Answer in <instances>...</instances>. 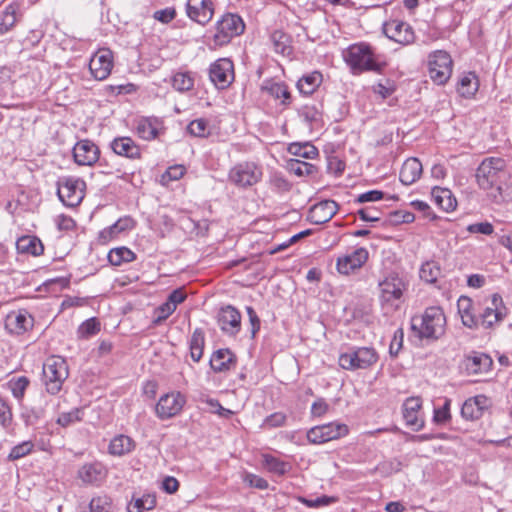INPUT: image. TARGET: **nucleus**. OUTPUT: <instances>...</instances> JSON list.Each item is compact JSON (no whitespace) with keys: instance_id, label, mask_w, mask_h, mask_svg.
<instances>
[{"instance_id":"f257e3e1","label":"nucleus","mask_w":512,"mask_h":512,"mask_svg":"<svg viewBox=\"0 0 512 512\" xmlns=\"http://www.w3.org/2000/svg\"><path fill=\"white\" fill-rule=\"evenodd\" d=\"M343 59L354 75L365 72L381 74L387 66L384 57L367 42H358L348 46Z\"/></svg>"},{"instance_id":"f03ea898","label":"nucleus","mask_w":512,"mask_h":512,"mask_svg":"<svg viewBox=\"0 0 512 512\" xmlns=\"http://www.w3.org/2000/svg\"><path fill=\"white\" fill-rule=\"evenodd\" d=\"M506 178V162L500 157L485 158L476 171V181L479 188L495 199L502 196L503 184Z\"/></svg>"},{"instance_id":"7ed1b4c3","label":"nucleus","mask_w":512,"mask_h":512,"mask_svg":"<svg viewBox=\"0 0 512 512\" xmlns=\"http://www.w3.org/2000/svg\"><path fill=\"white\" fill-rule=\"evenodd\" d=\"M446 325L445 313L439 306L427 307L411 321L412 330L421 339L438 340L445 334Z\"/></svg>"},{"instance_id":"20e7f679","label":"nucleus","mask_w":512,"mask_h":512,"mask_svg":"<svg viewBox=\"0 0 512 512\" xmlns=\"http://www.w3.org/2000/svg\"><path fill=\"white\" fill-rule=\"evenodd\" d=\"M245 31L243 19L234 13L223 14L214 24V32L209 48L217 50L228 45L233 38L240 36Z\"/></svg>"},{"instance_id":"39448f33","label":"nucleus","mask_w":512,"mask_h":512,"mask_svg":"<svg viewBox=\"0 0 512 512\" xmlns=\"http://www.w3.org/2000/svg\"><path fill=\"white\" fill-rule=\"evenodd\" d=\"M379 361V354L374 347H351L346 352L340 353L338 365L347 371L368 370Z\"/></svg>"},{"instance_id":"423d86ee","label":"nucleus","mask_w":512,"mask_h":512,"mask_svg":"<svg viewBox=\"0 0 512 512\" xmlns=\"http://www.w3.org/2000/svg\"><path fill=\"white\" fill-rule=\"evenodd\" d=\"M68 375V365L63 357L52 355L45 360L42 376L48 393L57 394L60 392Z\"/></svg>"},{"instance_id":"0eeeda50","label":"nucleus","mask_w":512,"mask_h":512,"mask_svg":"<svg viewBox=\"0 0 512 512\" xmlns=\"http://www.w3.org/2000/svg\"><path fill=\"white\" fill-rule=\"evenodd\" d=\"M454 61L445 50H435L428 54L427 71L431 81L436 85H445L451 78Z\"/></svg>"},{"instance_id":"6e6552de","label":"nucleus","mask_w":512,"mask_h":512,"mask_svg":"<svg viewBox=\"0 0 512 512\" xmlns=\"http://www.w3.org/2000/svg\"><path fill=\"white\" fill-rule=\"evenodd\" d=\"M263 177L261 165L253 161L235 164L228 172V181L234 186L246 189L258 184Z\"/></svg>"},{"instance_id":"1a4fd4ad","label":"nucleus","mask_w":512,"mask_h":512,"mask_svg":"<svg viewBox=\"0 0 512 512\" xmlns=\"http://www.w3.org/2000/svg\"><path fill=\"white\" fill-rule=\"evenodd\" d=\"M379 301L382 306H397L408 289L407 281L398 273L388 274L379 282Z\"/></svg>"},{"instance_id":"9d476101","label":"nucleus","mask_w":512,"mask_h":512,"mask_svg":"<svg viewBox=\"0 0 512 512\" xmlns=\"http://www.w3.org/2000/svg\"><path fill=\"white\" fill-rule=\"evenodd\" d=\"M349 431L348 425L334 421L311 427L306 433V438L309 443L320 445L343 438Z\"/></svg>"},{"instance_id":"9b49d317","label":"nucleus","mask_w":512,"mask_h":512,"mask_svg":"<svg viewBox=\"0 0 512 512\" xmlns=\"http://www.w3.org/2000/svg\"><path fill=\"white\" fill-rule=\"evenodd\" d=\"M85 190L84 180L76 177H64L58 182L57 194L64 205L76 207L82 202Z\"/></svg>"},{"instance_id":"f8f14e48","label":"nucleus","mask_w":512,"mask_h":512,"mask_svg":"<svg viewBox=\"0 0 512 512\" xmlns=\"http://www.w3.org/2000/svg\"><path fill=\"white\" fill-rule=\"evenodd\" d=\"M369 260V251L365 247H357L336 258V271L343 276H350L361 270Z\"/></svg>"},{"instance_id":"ddd939ff","label":"nucleus","mask_w":512,"mask_h":512,"mask_svg":"<svg viewBox=\"0 0 512 512\" xmlns=\"http://www.w3.org/2000/svg\"><path fill=\"white\" fill-rule=\"evenodd\" d=\"M186 397L179 391H171L162 395L155 406V414L160 420H168L178 416L186 405Z\"/></svg>"},{"instance_id":"4468645a","label":"nucleus","mask_w":512,"mask_h":512,"mask_svg":"<svg viewBox=\"0 0 512 512\" xmlns=\"http://www.w3.org/2000/svg\"><path fill=\"white\" fill-rule=\"evenodd\" d=\"M114 67V54L109 48H99L90 58L88 68L91 77L97 81L106 80Z\"/></svg>"},{"instance_id":"2eb2a0df","label":"nucleus","mask_w":512,"mask_h":512,"mask_svg":"<svg viewBox=\"0 0 512 512\" xmlns=\"http://www.w3.org/2000/svg\"><path fill=\"white\" fill-rule=\"evenodd\" d=\"M209 78L219 89L228 88L234 81V64L228 58H219L210 65Z\"/></svg>"},{"instance_id":"dca6fc26","label":"nucleus","mask_w":512,"mask_h":512,"mask_svg":"<svg viewBox=\"0 0 512 512\" xmlns=\"http://www.w3.org/2000/svg\"><path fill=\"white\" fill-rule=\"evenodd\" d=\"M133 130L140 139L152 141L164 133L165 126L158 117L140 116L134 120Z\"/></svg>"},{"instance_id":"f3484780","label":"nucleus","mask_w":512,"mask_h":512,"mask_svg":"<svg viewBox=\"0 0 512 512\" xmlns=\"http://www.w3.org/2000/svg\"><path fill=\"white\" fill-rule=\"evenodd\" d=\"M508 314V309L504 304L502 297L495 293L486 304L480 316V322L485 328H491L502 322Z\"/></svg>"},{"instance_id":"a211bd4d","label":"nucleus","mask_w":512,"mask_h":512,"mask_svg":"<svg viewBox=\"0 0 512 512\" xmlns=\"http://www.w3.org/2000/svg\"><path fill=\"white\" fill-rule=\"evenodd\" d=\"M422 399L418 396L407 398L402 405V415L407 427L413 431H420L424 425L422 412Z\"/></svg>"},{"instance_id":"6ab92c4d","label":"nucleus","mask_w":512,"mask_h":512,"mask_svg":"<svg viewBox=\"0 0 512 512\" xmlns=\"http://www.w3.org/2000/svg\"><path fill=\"white\" fill-rule=\"evenodd\" d=\"M215 5L212 0H187L186 14L199 25L205 26L213 18Z\"/></svg>"},{"instance_id":"aec40b11","label":"nucleus","mask_w":512,"mask_h":512,"mask_svg":"<svg viewBox=\"0 0 512 512\" xmlns=\"http://www.w3.org/2000/svg\"><path fill=\"white\" fill-rule=\"evenodd\" d=\"M34 326V318L26 309L10 311L5 318V327L11 334L22 335Z\"/></svg>"},{"instance_id":"412c9836","label":"nucleus","mask_w":512,"mask_h":512,"mask_svg":"<svg viewBox=\"0 0 512 512\" xmlns=\"http://www.w3.org/2000/svg\"><path fill=\"white\" fill-rule=\"evenodd\" d=\"M384 33L391 40L402 45L412 44L415 34L412 27L401 20L393 19L384 24Z\"/></svg>"},{"instance_id":"4be33fe9","label":"nucleus","mask_w":512,"mask_h":512,"mask_svg":"<svg viewBox=\"0 0 512 512\" xmlns=\"http://www.w3.org/2000/svg\"><path fill=\"white\" fill-rule=\"evenodd\" d=\"M99 157L100 149L91 140H80L73 147L74 161L80 166H93Z\"/></svg>"},{"instance_id":"5701e85b","label":"nucleus","mask_w":512,"mask_h":512,"mask_svg":"<svg viewBox=\"0 0 512 512\" xmlns=\"http://www.w3.org/2000/svg\"><path fill=\"white\" fill-rule=\"evenodd\" d=\"M217 323L222 332L234 336L241 329V313L231 305L222 307L217 315Z\"/></svg>"},{"instance_id":"b1692460","label":"nucleus","mask_w":512,"mask_h":512,"mask_svg":"<svg viewBox=\"0 0 512 512\" xmlns=\"http://www.w3.org/2000/svg\"><path fill=\"white\" fill-rule=\"evenodd\" d=\"M136 221L131 216L119 218L114 224L102 229L97 236V241L101 245L117 239L122 233L134 229Z\"/></svg>"},{"instance_id":"393cba45","label":"nucleus","mask_w":512,"mask_h":512,"mask_svg":"<svg viewBox=\"0 0 512 512\" xmlns=\"http://www.w3.org/2000/svg\"><path fill=\"white\" fill-rule=\"evenodd\" d=\"M110 147L118 156L125 157L130 160L142 159L141 146L129 136H119L114 138L110 143Z\"/></svg>"},{"instance_id":"a878e982","label":"nucleus","mask_w":512,"mask_h":512,"mask_svg":"<svg viewBox=\"0 0 512 512\" xmlns=\"http://www.w3.org/2000/svg\"><path fill=\"white\" fill-rule=\"evenodd\" d=\"M77 477L85 485H99L107 477V470L100 462L83 464L77 471Z\"/></svg>"},{"instance_id":"bb28decb","label":"nucleus","mask_w":512,"mask_h":512,"mask_svg":"<svg viewBox=\"0 0 512 512\" xmlns=\"http://www.w3.org/2000/svg\"><path fill=\"white\" fill-rule=\"evenodd\" d=\"M490 404V399L485 395L470 397L463 403L461 415L466 420H478L483 416Z\"/></svg>"},{"instance_id":"cd10ccee","label":"nucleus","mask_w":512,"mask_h":512,"mask_svg":"<svg viewBox=\"0 0 512 512\" xmlns=\"http://www.w3.org/2000/svg\"><path fill=\"white\" fill-rule=\"evenodd\" d=\"M338 205L333 200H324L313 205L308 213V220L313 224H324L337 213Z\"/></svg>"},{"instance_id":"c85d7f7f","label":"nucleus","mask_w":512,"mask_h":512,"mask_svg":"<svg viewBox=\"0 0 512 512\" xmlns=\"http://www.w3.org/2000/svg\"><path fill=\"white\" fill-rule=\"evenodd\" d=\"M492 358L485 353L473 352L464 360L465 370L468 374H484L491 370Z\"/></svg>"},{"instance_id":"c756f323","label":"nucleus","mask_w":512,"mask_h":512,"mask_svg":"<svg viewBox=\"0 0 512 512\" xmlns=\"http://www.w3.org/2000/svg\"><path fill=\"white\" fill-rule=\"evenodd\" d=\"M423 173L421 161L416 157L407 158L399 172V180L402 184L408 186L417 182Z\"/></svg>"},{"instance_id":"7c9ffc66","label":"nucleus","mask_w":512,"mask_h":512,"mask_svg":"<svg viewBox=\"0 0 512 512\" xmlns=\"http://www.w3.org/2000/svg\"><path fill=\"white\" fill-rule=\"evenodd\" d=\"M480 82L475 72H464L459 76L456 90L457 93L466 99H472L475 97L479 90Z\"/></svg>"},{"instance_id":"2f4dec72","label":"nucleus","mask_w":512,"mask_h":512,"mask_svg":"<svg viewBox=\"0 0 512 512\" xmlns=\"http://www.w3.org/2000/svg\"><path fill=\"white\" fill-rule=\"evenodd\" d=\"M433 202L445 212H453L457 208V200L448 188L434 187L431 191Z\"/></svg>"},{"instance_id":"473e14b6","label":"nucleus","mask_w":512,"mask_h":512,"mask_svg":"<svg viewBox=\"0 0 512 512\" xmlns=\"http://www.w3.org/2000/svg\"><path fill=\"white\" fill-rule=\"evenodd\" d=\"M16 248L18 253L34 257L40 256L44 252L42 241L34 235H24L18 238Z\"/></svg>"},{"instance_id":"72a5a7b5","label":"nucleus","mask_w":512,"mask_h":512,"mask_svg":"<svg viewBox=\"0 0 512 512\" xmlns=\"http://www.w3.org/2000/svg\"><path fill=\"white\" fill-rule=\"evenodd\" d=\"M136 442L127 435L120 434L113 437L108 446L110 455L122 457L134 451Z\"/></svg>"},{"instance_id":"f704fd0d","label":"nucleus","mask_w":512,"mask_h":512,"mask_svg":"<svg viewBox=\"0 0 512 512\" xmlns=\"http://www.w3.org/2000/svg\"><path fill=\"white\" fill-rule=\"evenodd\" d=\"M236 364L235 355L229 349H219L213 353L210 366L215 372H225Z\"/></svg>"},{"instance_id":"c9c22d12","label":"nucleus","mask_w":512,"mask_h":512,"mask_svg":"<svg viewBox=\"0 0 512 512\" xmlns=\"http://www.w3.org/2000/svg\"><path fill=\"white\" fill-rule=\"evenodd\" d=\"M442 276V268L438 261L429 259L421 263L419 278L427 284H436Z\"/></svg>"},{"instance_id":"e433bc0d","label":"nucleus","mask_w":512,"mask_h":512,"mask_svg":"<svg viewBox=\"0 0 512 512\" xmlns=\"http://www.w3.org/2000/svg\"><path fill=\"white\" fill-rule=\"evenodd\" d=\"M457 307L463 325L468 328L477 327L479 320L474 313L472 300L462 296L458 299Z\"/></svg>"},{"instance_id":"4c0bfd02","label":"nucleus","mask_w":512,"mask_h":512,"mask_svg":"<svg viewBox=\"0 0 512 512\" xmlns=\"http://www.w3.org/2000/svg\"><path fill=\"white\" fill-rule=\"evenodd\" d=\"M86 512H115L114 500L107 493H96L91 497Z\"/></svg>"},{"instance_id":"58836bf2","label":"nucleus","mask_w":512,"mask_h":512,"mask_svg":"<svg viewBox=\"0 0 512 512\" xmlns=\"http://www.w3.org/2000/svg\"><path fill=\"white\" fill-rule=\"evenodd\" d=\"M273 49L282 56H290L293 52L292 40L290 35L282 30H275L270 36Z\"/></svg>"},{"instance_id":"ea45409f","label":"nucleus","mask_w":512,"mask_h":512,"mask_svg":"<svg viewBox=\"0 0 512 512\" xmlns=\"http://www.w3.org/2000/svg\"><path fill=\"white\" fill-rule=\"evenodd\" d=\"M323 76L319 71H313L301 77L297 82V88L304 95H311L321 85Z\"/></svg>"},{"instance_id":"a19ab883","label":"nucleus","mask_w":512,"mask_h":512,"mask_svg":"<svg viewBox=\"0 0 512 512\" xmlns=\"http://www.w3.org/2000/svg\"><path fill=\"white\" fill-rule=\"evenodd\" d=\"M205 334L201 328H196L190 338V355L194 362H199L203 356Z\"/></svg>"},{"instance_id":"79ce46f5","label":"nucleus","mask_w":512,"mask_h":512,"mask_svg":"<svg viewBox=\"0 0 512 512\" xmlns=\"http://www.w3.org/2000/svg\"><path fill=\"white\" fill-rule=\"evenodd\" d=\"M108 261L113 266H120L124 263L133 262L136 259V254L125 246L116 247L109 251Z\"/></svg>"},{"instance_id":"37998d69","label":"nucleus","mask_w":512,"mask_h":512,"mask_svg":"<svg viewBox=\"0 0 512 512\" xmlns=\"http://www.w3.org/2000/svg\"><path fill=\"white\" fill-rule=\"evenodd\" d=\"M262 89L274 99H280L282 104H288L290 101L291 94L284 83L267 82Z\"/></svg>"},{"instance_id":"c03bdc74","label":"nucleus","mask_w":512,"mask_h":512,"mask_svg":"<svg viewBox=\"0 0 512 512\" xmlns=\"http://www.w3.org/2000/svg\"><path fill=\"white\" fill-rule=\"evenodd\" d=\"M288 152L304 159H314L319 155L318 149L310 143H291Z\"/></svg>"},{"instance_id":"a18cd8bd","label":"nucleus","mask_w":512,"mask_h":512,"mask_svg":"<svg viewBox=\"0 0 512 512\" xmlns=\"http://www.w3.org/2000/svg\"><path fill=\"white\" fill-rule=\"evenodd\" d=\"M262 458L264 467L271 473L284 475L291 468L289 463L284 462L270 454H264Z\"/></svg>"},{"instance_id":"49530a36","label":"nucleus","mask_w":512,"mask_h":512,"mask_svg":"<svg viewBox=\"0 0 512 512\" xmlns=\"http://www.w3.org/2000/svg\"><path fill=\"white\" fill-rule=\"evenodd\" d=\"M84 410L83 408H73L68 412L61 413L56 419V423L63 428L74 425L83 420Z\"/></svg>"},{"instance_id":"de8ad7c7","label":"nucleus","mask_w":512,"mask_h":512,"mask_svg":"<svg viewBox=\"0 0 512 512\" xmlns=\"http://www.w3.org/2000/svg\"><path fill=\"white\" fill-rule=\"evenodd\" d=\"M172 85L177 91H189L194 87V76L191 72H177L173 76Z\"/></svg>"},{"instance_id":"09e8293b","label":"nucleus","mask_w":512,"mask_h":512,"mask_svg":"<svg viewBox=\"0 0 512 512\" xmlns=\"http://www.w3.org/2000/svg\"><path fill=\"white\" fill-rule=\"evenodd\" d=\"M288 168L297 176H310L318 172V168L315 165L297 159L290 160Z\"/></svg>"},{"instance_id":"8fccbe9b","label":"nucleus","mask_w":512,"mask_h":512,"mask_svg":"<svg viewBox=\"0 0 512 512\" xmlns=\"http://www.w3.org/2000/svg\"><path fill=\"white\" fill-rule=\"evenodd\" d=\"M157 503L156 497L150 494L143 495L128 506V512H143L152 510Z\"/></svg>"},{"instance_id":"3c124183","label":"nucleus","mask_w":512,"mask_h":512,"mask_svg":"<svg viewBox=\"0 0 512 512\" xmlns=\"http://www.w3.org/2000/svg\"><path fill=\"white\" fill-rule=\"evenodd\" d=\"M101 326L100 322L97 318L92 317L85 320L77 330V334L79 338L87 339L91 336H94L100 332Z\"/></svg>"},{"instance_id":"603ef678","label":"nucleus","mask_w":512,"mask_h":512,"mask_svg":"<svg viewBox=\"0 0 512 512\" xmlns=\"http://www.w3.org/2000/svg\"><path fill=\"white\" fill-rule=\"evenodd\" d=\"M186 174V167L182 164H175L167 168L162 174L160 182L168 186L171 182L181 179Z\"/></svg>"},{"instance_id":"864d4df0","label":"nucleus","mask_w":512,"mask_h":512,"mask_svg":"<svg viewBox=\"0 0 512 512\" xmlns=\"http://www.w3.org/2000/svg\"><path fill=\"white\" fill-rule=\"evenodd\" d=\"M29 384L30 380L26 376H20L12 378L8 382V387L15 398L22 399Z\"/></svg>"},{"instance_id":"5fc2aeb1","label":"nucleus","mask_w":512,"mask_h":512,"mask_svg":"<svg viewBox=\"0 0 512 512\" xmlns=\"http://www.w3.org/2000/svg\"><path fill=\"white\" fill-rule=\"evenodd\" d=\"M16 22V8L13 5H8L3 11L2 19L0 22V34L7 33L14 27Z\"/></svg>"},{"instance_id":"6e6d98bb","label":"nucleus","mask_w":512,"mask_h":512,"mask_svg":"<svg viewBox=\"0 0 512 512\" xmlns=\"http://www.w3.org/2000/svg\"><path fill=\"white\" fill-rule=\"evenodd\" d=\"M34 450V443L32 441H23L20 444L15 445L8 454V459L11 461H15L21 459L29 454H31Z\"/></svg>"},{"instance_id":"4d7b16f0","label":"nucleus","mask_w":512,"mask_h":512,"mask_svg":"<svg viewBox=\"0 0 512 512\" xmlns=\"http://www.w3.org/2000/svg\"><path fill=\"white\" fill-rule=\"evenodd\" d=\"M138 87L133 83H125L118 85H107L105 92L109 96L127 95L137 91Z\"/></svg>"},{"instance_id":"13d9d810","label":"nucleus","mask_w":512,"mask_h":512,"mask_svg":"<svg viewBox=\"0 0 512 512\" xmlns=\"http://www.w3.org/2000/svg\"><path fill=\"white\" fill-rule=\"evenodd\" d=\"M188 132L196 137H206L209 135L208 122L205 119H195L187 127Z\"/></svg>"},{"instance_id":"bf43d9fd","label":"nucleus","mask_w":512,"mask_h":512,"mask_svg":"<svg viewBox=\"0 0 512 512\" xmlns=\"http://www.w3.org/2000/svg\"><path fill=\"white\" fill-rule=\"evenodd\" d=\"M298 500L299 502H301L302 504L309 508H318L336 503L338 501V498L334 496L323 495L321 497H317L316 499H307L304 497H299Z\"/></svg>"},{"instance_id":"052dcab7","label":"nucleus","mask_w":512,"mask_h":512,"mask_svg":"<svg viewBox=\"0 0 512 512\" xmlns=\"http://www.w3.org/2000/svg\"><path fill=\"white\" fill-rule=\"evenodd\" d=\"M175 312V310L171 307L170 304H168L167 302H164L163 304H161L160 306H158L157 308L154 309L153 311V324L154 325H160L162 324L164 321H166L173 313Z\"/></svg>"},{"instance_id":"680f3d73","label":"nucleus","mask_w":512,"mask_h":512,"mask_svg":"<svg viewBox=\"0 0 512 512\" xmlns=\"http://www.w3.org/2000/svg\"><path fill=\"white\" fill-rule=\"evenodd\" d=\"M396 91V85L392 80L387 79L384 83L379 82L373 86V92L382 99L390 97Z\"/></svg>"},{"instance_id":"e2e57ef3","label":"nucleus","mask_w":512,"mask_h":512,"mask_svg":"<svg viewBox=\"0 0 512 512\" xmlns=\"http://www.w3.org/2000/svg\"><path fill=\"white\" fill-rule=\"evenodd\" d=\"M451 400L446 399L444 405L434 410L433 421L437 424L446 423L451 419L450 413Z\"/></svg>"},{"instance_id":"0e129e2a","label":"nucleus","mask_w":512,"mask_h":512,"mask_svg":"<svg viewBox=\"0 0 512 512\" xmlns=\"http://www.w3.org/2000/svg\"><path fill=\"white\" fill-rule=\"evenodd\" d=\"M177 12L174 7H167L154 12L153 18L163 24H168L176 18Z\"/></svg>"},{"instance_id":"69168bd1","label":"nucleus","mask_w":512,"mask_h":512,"mask_svg":"<svg viewBox=\"0 0 512 512\" xmlns=\"http://www.w3.org/2000/svg\"><path fill=\"white\" fill-rule=\"evenodd\" d=\"M404 332L402 328H398L392 337L389 345V353L392 356H397L403 346Z\"/></svg>"},{"instance_id":"338daca9","label":"nucleus","mask_w":512,"mask_h":512,"mask_svg":"<svg viewBox=\"0 0 512 512\" xmlns=\"http://www.w3.org/2000/svg\"><path fill=\"white\" fill-rule=\"evenodd\" d=\"M467 231L472 234L492 235L494 232V226L487 221L473 223L467 227Z\"/></svg>"},{"instance_id":"774afa93","label":"nucleus","mask_w":512,"mask_h":512,"mask_svg":"<svg viewBox=\"0 0 512 512\" xmlns=\"http://www.w3.org/2000/svg\"><path fill=\"white\" fill-rule=\"evenodd\" d=\"M329 411V404L323 398H318L311 405V416L314 418H321Z\"/></svg>"}]
</instances>
